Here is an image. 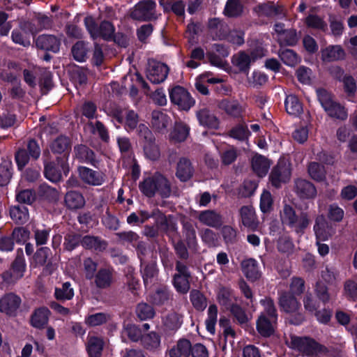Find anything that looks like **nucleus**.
<instances>
[{"instance_id": "obj_56", "label": "nucleus", "mask_w": 357, "mask_h": 357, "mask_svg": "<svg viewBox=\"0 0 357 357\" xmlns=\"http://www.w3.org/2000/svg\"><path fill=\"white\" fill-rule=\"evenodd\" d=\"M11 166L10 160H3L0 164V185H7L11 178Z\"/></svg>"}, {"instance_id": "obj_17", "label": "nucleus", "mask_w": 357, "mask_h": 357, "mask_svg": "<svg viewBox=\"0 0 357 357\" xmlns=\"http://www.w3.org/2000/svg\"><path fill=\"white\" fill-rule=\"evenodd\" d=\"M61 40L52 35H41L36 41L38 48L53 52H57L59 50Z\"/></svg>"}, {"instance_id": "obj_43", "label": "nucleus", "mask_w": 357, "mask_h": 357, "mask_svg": "<svg viewBox=\"0 0 357 357\" xmlns=\"http://www.w3.org/2000/svg\"><path fill=\"white\" fill-rule=\"evenodd\" d=\"M54 296L59 301L71 300L74 296V289L69 282H66L61 287L55 288Z\"/></svg>"}, {"instance_id": "obj_39", "label": "nucleus", "mask_w": 357, "mask_h": 357, "mask_svg": "<svg viewBox=\"0 0 357 357\" xmlns=\"http://www.w3.org/2000/svg\"><path fill=\"white\" fill-rule=\"evenodd\" d=\"M65 202L69 208L77 209L84 206L85 199L79 192L70 191L66 195Z\"/></svg>"}, {"instance_id": "obj_31", "label": "nucleus", "mask_w": 357, "mask_h": 357, "mask_svg": "<svg viewBox=\"0 0 357 357\" xmlns=\"http://www.w3.org/2000/svg\"><path fill=\"white\" fill-rule=\"evenodd\" d=\"M142 344L143 347L148 351H158L160 348L161 337L156 332L151 331L142 336Z\"/></svg>"}, {"instance_id": "obj_18", "label": "nucleus", "mask_w": 357, "mask_h": 357, "mask_svg": "<svg viewBox=\"0 0 357 357\" xmlns=\"http://www.w3.org/2000/svg\"><path fill=\"white\" fill-rule=\"evenodd\" d=\"M295 192L302 199H312L317 195V190L312 183L305 179L295 181Z\"/></svg>"}, {"instance_id": "obj_58", "label": "nucleus", "mask_w": 357, "mask_h": 357, "mask_svg": "<svg viewBox=\"0 0 357 357\" xmlns=\"http://www.w3.org/2000/svg\"><path fill=\"white\" fill-rule=\"evenodd\" d=\"M273 200L271 192L264 190L261 195L259 207L262 213H269L273 209Z\"/></svg>"}, {"instance_id": "obj_10", "label": "nucleus", "mask_w": 357, "mask_h": 357, "mask_svg": "<svg viewBox=\"0 0 357 357\" xmlns=\"http://www.w3.org/2000/svg\"><path fill=\"white\" fill-rule=\"evenodd\" d=\"M114 123L122 124L128 132L138 129L139 124L138 114L133 110L116 111L114 114Z\"/></svg>"}, {"instance_id": "obj_46", "label": "nucleus", "mask_w": 357, "mask_h": 357, "mask_svg": "<svg viewBox=\"0 0 357 357\" xmlns=\"http://www.w3.org/2000/svg\"><path fill=\"white\" fill-rule=\"evenodd\" d=\"M218 107L231 116H238L242 112L241 107L236 100H222L219 102Z\"/></svg>"}, {"instance_id": "obj_34", "label": "nucleus", "mask_w": 357, "mask_h": 357, "mask_svg": "<svg viewBox=\"0 0 357 357\" xmlns=\"http://www.w3.org/2000/svg\"><path fill=\"white\" fill-rule=\"evenodd\" d=\"M141 271L145 286L151 287L156 282L158 278V269L155 264L142 265Z\"/></svg>"}, {"instance_id": "obj_52", "label": "nucleus", "mask_w": 357, "mask_h": 357, "mask_svg": "<svg viewBox=\"0 0 357 357\" xmlns=\"http://www.w3.org/2000/svg\"><path fill=\"white\" fill-rule=\"evenodd\" d=\"M190 301L192 305L197 310H204L206 305V298L205 296L198 290L193 289L190 294Z\"/></svg>"}, {"instance_id": "obj_12", "label": "nucleus", "mask_w": 357, "mask_h": 357, "mask_svg": "<svg viewBox=\"0 0 357 357\" xmlns=\"http://www.w3.org/2000/svg\"><path fill=\"white\" fill-rule=\"evenodd\" d=\"M37 30L33 29V25L29 22L22 23L19 29H14L12 32V39L15 43L20 44L24 47L30 45V35L35 34Z\"/></svg>"}, {"instance_id": "obj_22", "label": "nucleus", "mask_w": 357, "mask_h": 357, "mask_svg": "<svg viewBox=\"0 0 357 357\" xmlns=\"http://www.w3.org/2000/svg\"><path fill=\"white\" fill-rule=\"evenodd\" d=\"M198 220L203 225L218 228L222 224V216L215 211L206 210L202 211L198 215Z\"/></svg>"}, {"instance_id": "obj_23", "label": "nucleus", "mask_w": 357, "mask_h": 357, "mask_svg": "<svg viewBox=\"0 0 357 357\" xmlns=\"http://www.w3.org/2000/svg\"><path fill=\"white\" fill-rule=\"evenodd\" d=\"M105 342L101 337L89 335L86 343V349L90 357H100L104 348Z\"/></svg>"}, {"instance_id": "obj_19", "label": "nucleus", "mask_w": 357, "mask_h": 357, "mask_svg": "<svg viewBox=\"0 0 357 357\" xmlns=\"http://www.w3.org/2000/svg\"><path fill=\"white\" fill-rule=\"evenodd\" d=\"M241 221L243 225L249 229L257 230L259 221L257 218L255 208L252 206H244L240 210Z\"/></svg>"}, {"instance_id": "obj_9", "label": "nucleus", "mask_w": 357, "mask_h": 357, "mask_svg": "<svg viewBox=\"0 0 357 357\" xmlns=\"http://www.w3.org/2000/svg\"><path fill=\"white\" fill-rule=\"evenodd\" d=\"M156 3L152 0L139 1L131 13L132 18L138 20H151L157 17L155 15Z\"/></svg>"}, {"instance_id": "obj_5", "label": "nucleus", "mask_w": 357, "mask_h": 357, "mask_svg": "<svg viewBox=\"0 0 357 357\" xmlns=\"http://www.w3.org/2000/svg\"><path fill=\"white\" fill-rule=\"evenodd\" d=\"M317 94L321 106L330 116L342 120L347 117L344 108L334 102L331 95L327 91L319 89L317 90Z\"/></svg>"}, {"instance_id": "obj_6", "label": "nucleus", "mask_w": 357, "mask_h": 357, "mask_svg": "<svg viewBox=\"0 0 357 357\" xmlns=\"http://www.w3.org/2000/svg\"><path fill=\"white\" fill-rule=\"evenodd\" d=\"M86 29L93 39L99 37L108 40L113 38L114 33V26L109 22H102L98 27L92 17H86L84 19Z\"/></svg>"}, {"instance_id": "obj_61", "label": "nucleus", "mask_w": 357, "mask_h": 357, "mask_svg": "<svg viewBox=\"0 0 357 357\" xmlns=\"http://www.w3.org/2000/svg\"><path fill=\"white\" fill-rule=\"evenodd\" d=\"M308 173L311 178L315 181H322L325 178L324 167L317 162H311L308 166Z\"/></svg>"}, {"instance_id": "obj_44", "label": "nucleus", "mask_w": 357, "mask_h": 357, "mask_svg": "<svg viewBox=\"0 0 357 357\" xmlns=\"http://www.w3.org/2000/svg\"><path fill=\"white\" fill-rule=\"evenodd\" d=\"M243 11V6L239 0H228L226 3L224 14L229 17L240 16Z\"/></svg>"}, {"instance_id": "obj_13", "label": "nucleus", "mask_w": 357, "mask_h": 357, "mask_svg": "<svg viewBox=\"0 0 357 357\" xmlns=\"http://www.w3.org/2000/svg\"><path fill=\"white\" fill-rule=\"evenodd\" d=\"M291 176L289 164L286 162H280L273 169L270 180L273 185L278 188L283 183L287 182Z\"/></svg>"}, {"instance_id": "obj_37", "label": "nucleus", "mask_w": 357, "mask_h": 357, "mask_svg": "<svg viewBox=\"0 0 357 357\" xmlns=\"http://www.w3.org/2000/svg\"><path fill=\"white\" fill-rule=\"evenodd\" d=\"M171 122L170 117L161 111H153L152 112L151 123L153 127L158 131H162L166 129Z\"/></svg>"}, {"instance_id": "obj_48", "label": "nucleus", "mask_w": 357, "mask_h": 357, "mask_svg": "<svg viewBox=\"0 0 357 357\" xmlns=\"http://www.w3.org/2000/svg\"><path fill=\"white\" fill-rule=\"evenodd\" d=\"M305 22L308 27L314 29L321 31H326L327 29V23L322 17L314 13L309 14L306 17Z\"/></svg>"}, {"instance_id": "obj_38", "label": "nucleus", "mask_w": 357, "mask_h": 357, "mask_svg": "<svg viewBox=\"0 0 357 357\" xmlns=\"http://www.w3.org/2000/svg\"><path fill=\"white\" fill-rule=\"evenodd\" d=\"M193 174L190 162L186 158H181L177 165L176 176L182 181H188Z\"/></svg>"}, {"instance_id": "obj_50", "label": "nucleus", "mask_w": 357, "mask_h": 357, "mask_svg": "<svg viewBox=\"0 0 357 357\" xmlns=\"http://www.w3.org/2000/svg\"><path fill=\"white\" fill-rule=\"evenodd\" d=\"M218 318V307L215 305H211L208 309V317L206 319V327L207 331L214 334Z\"/></svg>"}, {"instance_id": "obj_3", "label": "nucleus", "mask_w": 357, "mask_h": 357, "mask_svg": "<svg viewBox=\"0 0 357 357\" xmlns=\"http://www.w3.org/2000/svg\"><path fill=\"white\" fill-rule=\"evenodd\" d=\"M138 135L143 139V150L146 158L150 160H156L160 156V151L155 144V137L149 129V128L144 123H139L137 129Z\"/></svg>"}, {"instance_id": "obj_8", "label": "nucleus", "mask_w": 357, "mask_h": 357, "mask_svg": "<svg viewBox=\"0 0 357 357\" xmlns=\"http://www.w3.org/2000/svg\"><path fill=\"white\" fill-rule=\"evenodd\" d=\"M176 270L177 273L174 275L173 285L178 293L186 294L190 287L189 282L190 273L188 268L181 262H177Z\"/></svg>"}, {"instance_id": "obj_57", "label": "nucleus", "mask_w": 357, "mask_h": 357, "mask_svg": "<svg viewBox=\"0 0 357 357\" xmlns=\"http://www.w3.org/2000/svg\"><path fill=\"white\" fill-rule=\"evenodd\" d=\"M88 49L86 44L82 41L77 42L72 48V54L74 59L79 62L85 61L87 56Z\"/></svg>"}, {"instance_id": "obj_11", "label": "nucleus", "mask_w": 357, "mask_h": 357, "mask_svg": "<svg viewBox=\"0 0 357 357\" xmlns=\"http://www.w3.org/2000/svg\"><path fill=\"white\" fill-rule=\"evenodd\" d=\"M169 73L168 66L161 62L151 61L149 63L146 70V77L153 84H160L164 82Z\"/></svg>"}, {"instance_id": "obj_33", "label": "nucleus", "mask_w": 357, "mask_h": 357, "mask_svg": "<svg viewBox=\"0 0 357 357\" xmlns=\"http://www.w3.org/2000/svg\"><path fill=\"white\" fill-rule=\"evenodd\" d=\"M112 282L113 271L109 268H100L95 276V283L98 288H107Z\"/></svg>"}, {"instance_id": "obj_36", "label": "nucleus", "mask_w": 357, "mask_h": 357, "mask_svg": "<svg viewBox=\"0 0 357 357\" xmlns=\"http://www.w3.org/2000/svg\"><path fill=\"white\" fill-rule=\"evenodd\" d=\"M344 56V52L339 45H331L321 50V58L324 61H334Z\"/></svg>"}, {"instance_id": "obj_35", "label": "nucleus", "mask_w": 357, "mask_h": 357, "mask_svg": "<svg viewBox=\"0 0 357 357\" xmlns=\"http://www.w3.org/2000/svg\"><path fill=\"white\" fill-rule=\"evenodd\" d=\"M50 310L45 307L37 309L31 317V324L37 328H43L48 322Z\"/></svg>"}, {"instance_id": "obj_32", "label": "nucleus", "mask_w": 357, "mask_h": 357, "mask_svg": "<svg viewBox=\"0 0 357 357\" xmlns=\"http://www.w3.org/2000/svg\"><path fill=\"white\" fill-rule=\"evenodd\" d=\"M191 343L186 339L179 340L169 350V357H187L191 354Z\"/></svg>"}, {"instance_id": "obj_63", "label": "nucleus", "mask_w": 357, "mask_h": 357, "mask_svg": "<svg viewBox=\"0 0 357 357\" xmlns=\"http://www.w3.org/2000/svg\"><path fill=\"white\" fill-rule=\"evenodd\" d=\"M161 227L168 232H174L177 231V224L174 217L160 215L159 220Z\"/></svg>"}, {"instance_id": "obj_54", "label": "nucleus", "mask_w": 357, "mask_h": 357, "mask_svg": "<svg viewBox=\"0 0 357 357\" xmlns=\"http://www.w3.org/2000/svg\"><path fill=\"white\" fill-rule=\"evenodd\" d=\"M252 61V56L250 57L244 52H239L234 56L232 61L234 65L237 66L240 70L245 71L248 70Z\"/></svg>"}, {"instance_id": "obj_26", "label": "nucleus", "mask_w": 357, "mask_h": 357, "mask_svg": "<svg viewBox=\"0 0 357 357\" xmlns=\"http://www.w3.org/2000/svg\"><path fill=\"white\" fill-rule=\"evenodd\" d=\"M190 133V127L183 122H176L174 126L169 133V140L174 142L185 141Z\"/></svg>"}, {"instance_id": "obj_20", "label": "nucleus", "mask_w": 357, "mask_h": 357, "mask_svg": "<svg viewBox=\"0 0 357 357\" xmlns=\"http://www.w3.org/2000/svg\"><path fill=\"white\" fill-rule=\"evenodd\" d=\"M241 269L244 275L251 281H255L261 277L258 262L252 258L244 259L241 262Z\"/></svg>"}, {"instance_id": "obj_59", "label": "nucleus", "mask_w": 357, "mask_h": 357, "mask_svg": "<svg viewBox=\"0 0 357 357\" xmlns=\"http://www.w3.org/2000/svg\"><path fill=\"white\" fill-rule=\"evenodd\" d=\"M279 36L278 41L281 45H294L298 41L296 31L289 29Z\"/></svg>"}, {"instance_id": "obj_14", "label": "nucleus", "mask_w": 357, "mask_h": 357, "mask_svg": "<svg viewBox=\"0 0 357 357\" xmlns=\"http://www.w3.org/2000/svg\"><path fill=\"white\" fill-rule=\"evenodd\" d=\"M69 171L68 165L66 160L57 161V165L54 163H48L45 165V176L52 182L59 181L61 178L62 172L65 174Z\"/></svg>"}, {"instance_id": "obj_40", "label": "nucleus", "mask_w": 357, "mask_h": 357, "mask_svg": "<svg viewBox=\"0 0 357 357\" xmlns=\"http://www.w3.org/2000/svg\"><path fill=\"white\" fill-rule=\"evenodd\" d=\"M162 323L167 330L176 331L183 323L182 316L176 312H169L163 317Z\"/></svg>"}, {"instance_id": "obj_4", "label": "nucleus", "mask_w": 357, "mask_h": 357, "mask_svg": "<svg viewBox=\"0 0 357 357\" xmlns=\"http://www.w3.org/2000/svg\"><path fill=\"white\" fill-rule=\"evenodd\" d=\"M280 217L283 224L289 226L297 233L306 228L309 224V218L305 213H301L298 215L294 208L289 205L284 206Z\"/></svg>"}, {"instance_id": "obj_53", "label": "nucleus", "mask_w": 357, "mask_h": 357, "mask_svg": "<svg viewBox=\"0 0 357 357\" xmlns=\"http://www.w3.org/2000/svg\"><path fill=\"white\" fill-rule=\"evenodd\" d=\"M260 303L264 307V311L261 314H264L265 317H270L273 321H277L278 314L273 301L270 298H265L261 300Z\"/></svg>"}, {"instance_id": "obj_28", "label": "nucleus", "mask_w": 357, "mask_h": 357, "mask_svg": "<svg viewBox=\"0 0 357 357\" xmlns=\"http://www.w3.org/2000/svg\"><path fill=\"white\" fill-rule=\"evenodd\" d=\"M276 322L277 321L261 314L257 321V329L262 336L268 337L273 333Z\"/></svg>"}, {"instance_id": "obj_21", "label": "nucleus", "mask_w": 357, "mask_h": 357, "mask_svg": "<svg viewBox=\"0 0 357 357\" xmlns=\"http://www.w3.org/2000/svg\"><path fill=\"white\" fill-rule=\"evenodd\" d=\"M50 149L54 153L63 154V160H68L71 150L70 139L65 136H59L51 144Z\"/></svg>"}, {"instance_id": "obj_27", "label": "nucleus", "mask_w": 357, "mask_h": 357, "mask_svg": "<svg viewBox=\"0 0 357 357\" xmlns=\"http://www.w3.org/2000/svg\"><path fill=\"white\" fill-rule=\"evenodd\" d=\"M196 115L200 125L209 128H218L219 121L208 109H201L197 112Z\"/></svg>"}, {"instance_id": "obj_41", "label": "nucleus", "mask_w": 357, "mask_h": 357, "mask_svg": "<svg viewBox=\"0 0 357 357\" xmlns=\"http://www.w3.org/2000/svg\"><path fill=\"white\" fill-rule=\"evenodd\" d=\"M284 105L287 112L290 115L296 116L303 112L302 104L294 95L287 96L285 99Z\"/></svg>"}, {"instance_id": "obj_60", "label": "nucleus", "mask_w": 357, "mask_h": 357, "mask_svg": "<svg viewBox=\"0 0 357 357\" xmlns=\"http://www.w3.org/2000/svg\"><path fill=\"white\" fill-rule=\"evenodd\" d=\"M160 4L165 10H172L176 15L181 16L184 14L185 6L182 1L170 3L168 0H160Z\"/></svg>"}, {"instance_id": "obj_16", "label": "nucleus", "mask_w": 357, "mask_h": 357, "mask_svg": "<svg viewBox=\"0 0 357 357\" xmlns=\"http://www.w3.org/2000/svg\"><path fill=\"white\" fill-rule=\"evenodd\" d=\"M279 305L282 310L289 314L298 312L301 307V303L296 296L287 292H283L280 295Z\"/></svg>"}, {"instance_id": "obj_64", "label": "nucleus", "mask_w": 357, "mask_h": 357, "mask_svg": "<svg viewBox=\"0 0 357 357\" xmlns=\"http://www.w3.org/2000/svg\"><path fill=\"white\" fill-rule=\"evenodd\" d=\"M249 135L250 132L248 129L242 125H238L233 128L229 133L230 137L240 141L247 140Z\"/></svg>"}, {"instance_id": "obj_51", "label": "nucleus", "mask_w": 357, "mask_h": 357, "mask_svg": "<svg viewBox=\"0 0 357 357\" xmlns=\"http://www.w3.org/2000/svg\"><path fill=\"white\" fill-rule=\"evenodd\" d=\"M279 56L282 62L289 66H294L300 61L297 54L289 49L280 50Z\"/></svg>"}, {"instance_id": "obj_25", "label": "nucleus", "mask_w": 357, "mask_h": 357, "mask_svg": "<svg viewBox=\"0 0 357 357\" xmlns=\"http://www.w3.org/2000/svg\"><path fill=\"white\" fill-rule=\"evenodd\" d=\"M314 230L319 241L327 240L333 233L332 227L328 226L323 215L317 218Z\"/></svg>"}, {"instance_id": "obj_1", "label": "nucleus", "mask_w": 357, "mask_h": 357, "mask_svg": "<svg viewBox=\"0 0 357 357\" xmlns=\"http://www.w3.org/2000/svg\"><path fill=\"white\" fill-rule=\"evenodd\" d=\"M141 192L147 197H153L158 192L162 197H169L170 186L168 181L161 174H155L144 179L139 184Z\"/></svg>"}, {"instance_id": "obj_2", "label": "nucleus", "mask_w": 357, "mask_h": 357, "mask_svg": "<svg viewBox=\"0 0 357 357\" xmlns=\"http://www.w3.org/2000/svg\"><path fill=\"white\" fill-rule=\"evenodd\" d=\"M287 343L291 348L299 351L307 356L320 357L326 352L325 347L307 337L291 336Z\"/></svg>"}, {"instance_id": "obj_15", "label": "nucleus", "mask_w": 357, "mask_h": 357, "mask_svg": "<svg viewBox=\"0 0 357 357\" xmlns=\"http://www.w3.org/2000/svg\"><path fill=\"white\" fill-rule=\"evenodd\" d=\"M78 172L80 178L84 183L91 185H100L105 181V176L102 172L93 170L86 167H79Z\"/></svg>"}, {"instance_id": "obj_47", "label": "nucleus", "mask_w": 357, "mask_h": 357, "mask_svg": "<svg viewBox=\"0 0 357 357\" xmlns=\"http://www.w3.org/2000/svg\"><path fill=\"white\" fill-rule=\"evenodd\" d=\"M75 156L80 162H91L93 160V152L84 145H77L74 148Z\"/></svg>"}, {"instance_id": "obj_30", "label": "nucleus", "mask_w": 357, "mask_h": 357, "mask_svg": "<svg viewBox=\"0 0 357 357\" xmlns=\"http://www.w3.org/2000/svg\"><path fill=\"white\" fill-rule=\"evenodd\" d=\"M25 269V259L22 255H18L15 258L12 265L10 279L8 280L6 278L7 273H5L3 277L5 280H8V282H13L23 276Z\"/></svg>"}, {"instance_id": "obj_24", "label": "nucleus", "mask_w": 357, "mask_h": 357, "mask_svg": "<svg viewBox=\"0 0 357 357\" xmlns=\"http://www.w3.org/2000/svg\"><path fill=\"white\" fill-rule=\"evenodd\" d=\"M21 299L13 294L4 296L0 300V311L6 314H13L19 307Z\"/></svg>"}, {"instance_id": "obj_49", "label": "nucleus", "mask_w": 357, "mask_h": 357, "mask_svg": "<svg viewBox=\"0 0 357 357\" xmlns=\"http://www.w3.org/2000/svg\"><path fill=\"white\" fill-rule=\"evenodd\" d=\"M109 319V316L104 312H98L88 314L84 319V323L91 327L98 326L106 323Z\"/></svg>"}, {"instance_id": "obj_62", "label": "nucleus", "mask_w": 357, "mask_h": 357, "mask_svg": "<svg viewBox=\"0 0 357 357\" xmlns=\"http://www.w3.org/2000/svg\"><path fill=\"white\" fill-rule=\"evenodd\" d=\"M136 312L141 320L152 319L155 315L153 308L146 303H139L137 305Z\"/></svg>"}, {"instance_id": "obj_55", "label": "nucleus", "mask_w": 357, "mask_h": 357, "mask_svg": "<svg viewBox=\"0 0 357 357\" xmlns=\"http://www.w3.org/2000/svg\"><path fill=\"white\" fill-rule=\"evenodd\" d=\"M183 234L187 243L190 248H195L197 245L196 231L193 225L190 222H184L183 225Z\"/></svg>"}, {"instance_id": "obj_42", "label": "nucleus", "mask_w": 357, "mask_h": 357, "mask_svg": "<svg viewBox=\"0 0 357 357\" xmlns=\"http://www.w3.org/2000/svg\"><path fill=\"white\" fill-rule=\"evenodd\" d=\"M11 219L17 224H24L29 220L28 209L24 206H13L10 209Z\"/></svg>"}, {"instance_id": "obj_29", "label": "nucleus", "mask_w": 357, "mask_h": 357, "mask_svg": "<svg viewBox=\"0 0 357 357\" xmlns=\"http://www.w3.org/2000/svg\"><path fill=\"white\" fill-rule=\"evenodd\" d=\"M271 166L270 161L259 154H256L252 159V167L253 171L260 177L266 175Z\"/></svg>"}, {"instance_id": "obj_7", "label": "nucleus", "mask_w": 357, "mask_h": 357, "mask_svg": "<svg viewBox=\"0 0 357 357\" xmlns=\"http://www.w3.org/2000/svg\"><path fill=\"white\" fill-rule=\"evenodd\" d=\"M171 102L180 109L188 110L195 104L194 99L189 92L182 86H176L169 92Z\"/></svg>"}, {"instance_id": "obj_45", "label": "nucleus", "mask_w": 357, "mask_h": 357, "mask_svg": "<svg viewBox=\"0 0 357 357\" xmlns=\"http://www.w3.org/2000/svg\"><path fill=\"white\" fill-rule=\"evenodd\" d=\"M82 245L86 249H93L102 251L106 248L107 244L105 241H100L98 238L91 236H85L82 238Z\"/></svg>"}]
</instances>
